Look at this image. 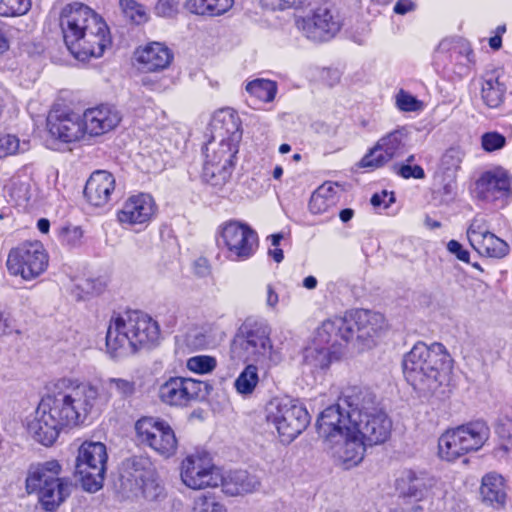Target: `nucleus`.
I'll return each instance as SVG.
<instances>
[{"label":"nucleus","mask_w":512,"mask_h":512,"mask_svg":"<svg viewBox=\"0 0 512 512\" xmlns=\"http://www.w3.org/2000/svg\"><path fill=\"white\" fill-rule=\"evenodd\" d=\"M81 118L85 133L100 136L115 129L122 120V114L114 105L101 104L86 109Z\"/></svg>","instance_id":"4be33fe9"},{"label":"nucleus","mask_w":512,"mask_h":512,"mask_svg":"<svg viewBox=\"0 0 512 512\" xmlns=\"http://www.w3.org/2000/svg\"><path fill=\"white\" fill-rule=\"evenodd\" d=\"M408 134L405 127L387 133L364 155L359 166L374 170L384 166L393 158L401 156L408 140Z\"/></svg>","instance_id":"f3484780"},{"label":"nucleus","mask_w":512,"mask_h":512,"mask_svg":"<svg viewBox=\"0 0 512 512\" xmlns=\"http://www.w3.org/2000/svg\"><path fill=\"white\" fill-rule=\"evenodd\" d=\"M210 389V385L204 381L172 377L160 386L159 397L166 404L183 406L191 400L204 399Z\"/></svg>","instance_id":"a211bd4d"},{"label":"nucleus","mask_w":512,"mask_h":512,"mask_svg":"<svg viewBox=\"0 0 512 512\" xmlns=\"http://www.w3.org/2000/svg\"><path fill=\"white\" fill-rule=\"evenodd\" d=\"M349 341L356 338L362 348H370L375 344L385 328L384 316L369 310H356L346 314Z\"/></svg>","instance_id":"6ab92c4d"},{"label":"nucleus","mask_w":512,"mask_h":512,"mask_svg":"<svg viewBox=\"0 0 512 512\" xmlns=\"http://www.w3.org/2000/svg\"><path fill=\"white\" fill-rule=\"evenodd\" d=\"M29 149V141H23L21 143L15 135H0V158H5L17 153H24Z\"/></svg>","instance_id":"58836bf2"},{"label":"nucleus","mask_w":512,"mask_h":512,"mask_svg":"<svg viewBox=\"0 0 512 512\" xmlns=\"http://www.w3.org/2000/svg\"><path fill=\"white\" fill-rule=\"evenodd\" d=\"M510 193V176L501 168L483 173L475 184V194L481 200L496 201L508 197Z\"/></svg>","instance_id":"b1692460"},{"label":"nucleus","mask_w":512,"mask_h":512,"mask_svg":"<svg viewBox=\"0 0 512 512\" xmlns=\"http://www.w3.org/2000/svg\"><path fill=\"white\" fill-rule=\"evenodd\" d=\"M447 250L454 254L459 260L468 263L470 254L467 250H465L462 245L456 240H450L447 243Z\"/></svg>","instance_id":"e2e57ef3"},{"label":"nucleus","mask_w":512,"mask_h":512,"mask_svg":"<svg viewBox=\"0 0 512 512\" xmlns=\"http://www.w3.org/2000/svg\"><path fill=\"white\" fill-rule=\"evenodd\" d=\"M220 485L225 494L237 496L255 491L260 482L256 476L249 474L246 470H235L227 475L222 474Z\"/></svg>","instance_id":"c756f323"},{"label":"nucleus","mask_w":512,"mask_h":512,"mask_svg":"<svg viewBox=\"0 0 512 512\" xmlns=\"http://www.w3.org/2000/svg\"><path fill=\"white\" fill-rule=\"evenodd\" d=\"M232 169L219 165V162H205L203 165L202 179L216 189H222L231 176Z\"/></svg>","instance_id":"c9c22d12"},{"label":"nucleus","mask_w":512,"mask_h":512,"mask_svg":"<svg viewBox=\"0 0 512 512\" xmlns=\"http://www.w3.org/2000/svg\"><path fill=\"white\" fill-rule=\"evenodd\" d=\"M266 420L275 427L283 443H290L307 428L310 415L296 400L283 398L268 404Z\"/></svg>","instance_id":"1a4fd4ad"},{"label":"nucleus","mask_w":512,"mask_h":512,"mask_svg":"<svg viewBox=\"0 0 512 512\" xmlns=\"http://www.w3.org/2000/svg\"><path fill=\"white\" fill-rule=\"evenodd\" d=\"M152 476H149L142 481V492L146 499L154 501L164 496V488L160 484L156 483Z\"/></svg>","instance_id":"603ef678"},{"label":"nucleus","mask_w":512,"mask_h":512,"mask_svg":"<svg viewBox=\"0 0 512 512\" xmlns=\"http://www.w3.org/2000/svg\"><path fill=\"white\" fill-rule=\"evenodd\" d=\"M98 402L96 386L62 378L54 384L52 393L39 403L33 418L28 421V433L38 443L51 446L63 427L83 423Z\"/></svg>","instance_id":"f257e3e1"},{"label":"nucleus","mask_w":512,"mask_h":512,"mask_svg":"<svg viewBox=\"0 0 512 512\" xmlns=\"http://www.w3.org/2000/svg\"><path fill=\"white\" fill-rule=\"evenodd\" d=\"M136 57L142 70L158 72L171 64L173 53L165 44L151 42L143 48L137 49Z\"/></svg>","instance_id":"a878e982"},{"label":"nucleus","mask_w":512,"mask_h":512,"mask_svg":"<svg viewBox=\"0 0 512 512\" xmlns=\"http://www.w3.org/2000/svg\"><path fill=\"white\" fill-rule=\"evenodd\" d=\"M180 0H158L155 10L161 17L171 18L178 14Z\"/></svg>","instance_id":"864d4df0"},{"label":"nucleus","mask_w":512,"mask_h":512,"mask_svg":"<svg viewBox=\"0 0 512 512\" xmlns=\"http://www.w3.org/2000/svg\"><path fill=\"white\" fill-rule=\"evenodd\" d=\"M279 301L278 294L275 292L271 285L267 286V297H266V305L272 309H274Z\"/></svg>","instance_id":"774afa93"},{"label":"nucleus","mask_w":512,"mask_h":512,"mask_svg":"<svg viewBox=\"0 0 512 512\" xmlns=\"http://www.w3.org/2000/svg\"><path fill=\"white\" fill-rule=\"evenodd\" d=\"M464 151L459 147H451L442 156V164L447 170H457L464 158Z\"/></svg>","instance_id":"8fccbe9b"},{"label":"nucleus","mask_w":512,"mask_h":512,"mask_svg":"<svg viewBox=\"0 0 512 512\" xmlns=\"http://www.w3.org/2000/svg\"><path fill=\"white\" fill-rule=\"evenodd\" d=\"M480 494L484 502L502 506L506 498L503 477L497 473L486 474L482 478Z\"/></svg>","instance_id":"473e14b6"},{"label":"nucleus","mask_w":512,"mask_h":512,"mask_svg":"<svg viewBox=\"0 0 512 512\" xmlns=\"http://www.w3.org/2000/svg\"><path fill=\"white\" fill-rule=\"evenodd\" d=\"M241 123L231 109L218 111L212 120V137L205 146V162L216 163L232 169L233 159L242 138Z\"/></svg>","instance_id":"0eeeda50"},{"label":"nucleus","mask_w":512,"mask_h":512,"mask_svg":"<svg viewBox=\"0 0 512 512\" xmlns=\"http://www.w3.org/2000/svg\"><path fill=\"white\" fill-rule=\"evenodd\" d=\"M156 210L155 202L149 194L140 193L129 197L117 213L123 225L144 224L151 220Z\"/></svg>","instance_id":"393cba45"},{"label":"nucleus","mask_w":512,"mask_h":512,"mask_svg":"<svg viewBox=\"0 0 512 512\" xmlns=\"http://www.w3.org/2000/svg\"><path fill=\"white\" fill-rule=\"evenodd\" d=\"M338 408L348 415L353 427L358 424L374 419L379 415L388 417L383 411L376 407V397L367 388L359 386H350L345 388L339 396Z\"/></svg>","instance_id":"4468645a"},{"label":"nucleus","mask_w":512,"mask_h":512,"mask_svg":"<svg viewBox=\"0 0 512 512\" xmlns=\"http://www.w3.org/2000/svg\"><path fill=\"white\" fill-rule=\"evenodd\" d=\"M392 423L388 417L379 415L370 421L358 424L351 432H345L344 438L335 451L345 469L357 466L364 458L367 447L384 443L391 432Z\"/></svg>","instance_id":"423d86ee"},{"label":"nucleus","mask_w":512,"mask_h":512,"mask_svg":"<svg viewBox=\"0 0 512 512\" xmlns=\"http://www.w3.org/2000/svg\"><path fill=\"white\" fill-rule=\"evenodd\" d=\"M339 359L337 351H331L330 347L322 345L311 346L305 349L304 363L312 370H325L333 360Z\"/></svg>","instance_id":"72a5a7b5"},{"label":"nucleus","mask_w":512,"mask_h":512,"mask_svg":"<svg viewBox=\"0 0 512 512\" xmlns=\"http://www.w3.org/2000/svg\"><path fill=\"white\" fill-rule=\"evenodd\" d=\"M246 91L261 102H271L277 93V84L267 79H255L246 85Z\"/></svg>","instance_id":"e433bc0d"},{"label":"nucleus","mask_w":512,"mask_h":512,"mask_svg":"<svg viewBox=\"0 0 512 512\" xmlns=\"http://www.w3.org/2000/svg\"><path fill=\"white\" fill-rule=\"evenodd\" d=\"M35 493L38 494L39 501L46 511L56 510L70 495L71 482L63 479L58 482H51L50 485L43 486Z\"/></svg>","instance_id":"7c9ffc66"},{"label":"nucleus","mask_w":512,"mask_h":512,"mask_svg":"<svg viewBox=\"0 0 512 512\" xmlns=\"http://www.w3.org/2000/svg\"><path fill=\"white\" fill-rule=\"evenodd\" d=\"M48 261V254L41 242L26 241L10 250L6 266L11 275L29 281L45 272Z\"/></svg>","instance_id":"9b49d317"},{"label":"nucleus","mask_w":512,"mask_h":512,"mask_svg":"<svg viewBox=\"0 0 512 512\" xmlns=\"http://www.w3.org/2000/svg\"><path fill=\"white\" fill-rule=\"evenodd\" d=\"M138 441L164 458L175 455L178 441L171 426L160 419L142 417L135 423Z\"/></svg>","instance_id":"ddd939ff"},{"label":"nucleus","mask_w":512,"mask_h":512,"mask_svg":"<svg viewBox=\"0 0 512 512\" xmlns=\"http://www.w3.org/2000/svg\"><path fill=\"white\" fill-rule=\"evenodd\" d=\"M316 429L319 437L331 448H334L344 438L345 432L353 430V425L348 420V415L338 408L337 404H334L320 413Z\"/></svg>","instance_id":"aec40b11"},{"label":"nucleus","mask_w":512,"mask_h":512,"mask_svg":"<svg viewBox=\"0 0 512 512\" xmlns=\"http://www.w3.org/2000/svg\"><path fill=\"white\" fill-rule=\"evenodd\" d=\"M106 386L109 391H114L118 396L124 399L133 396L136 391L135 382L123 378H109L106 381Z\"/></svg>","instance_id":"a18cd8bd"},{"label":"nucleus","mask_w":512,"mask_h":512,"mask_svg":"<svg viewBox=\"0 0 512 512\" xmlns=\"http://www.w3.org/2000/svg\"><path fill=\"white\" fill-rule=\"evenodd\" d=\"M180 477L185 486L194 490L217 487L222 481V471L208 452L201 451L187 456L181 463Z\"/></svg>","instance_id":"f8f14e48"},{"label":"nucleus","mask_w":512,"mask_h":512,"mask_svg":"<svg viewBox=\"0 0 512 512\" xmlns=\"http://www.w3.org/2000/svg\"><path fill=\"white\" fill-rule=\"evenodd\" d=\"M393 171L401 176L404 179L415 178V179H423L425 177V172L423 168L419 165H411V164H394Z\"/></svg>","instance_id":"3c124183"},{"label":"nucleus","mask_w":512,"mask_h":512,"mask_svg":"<svg viewBox=\"0 0 512 512\" xmlns=\"http://www.w3.org/2000/svg\"><path fill=\"white\" fill-rule=\"evenodd\" d=\"M296 26L311 41L326 42L339 33L342 19L336 8L322 5L311 16L297 19Z\"/></svg>","instance_id":"2eb2a0df"},{"label":"nucleus","mask_w":512,"mask_h":512,"mask_svg":"<svg viewBox=\"0 0 512 512\" xmlns=\"http://www.w3.org/2000/svg\"><path fill=\"white\" fill-rule=\"evenodd\" d=\"M156 321L141 311H127L110 321L106 346L113 357L152 347L159 339Z\"/></svg>","instance_id":"20e7f679"},{"label":"nucleus","mask_w":512,"mask_h":512,"mask_svg":"<svg viewBox=\"0 0 512 512\" xmlns=\"http://www.w3.org/2000/svg\"><path fill=\"white\" fill-rule=\"evenodd\" d=\"M82 236L83 231L80 227L77 226L67 227L63 230V240L70 245H76L79 243Z\"/></svg>","instance_id":"0e129e2a"},{"label":"nucleus","mask_w":512,"mask_h":512,"mask_svg":"<svg viewBox=\"0 0 512 512\" xmlns=\"http://www.w3.org/2000/svg\"><path fill=\"white\" fill-rule=\"evenodd\" d=\"M496 433L501 440L500 448L505 452L512 451V423L498 425Z\"/></svg>","instance_id":"6e6d98bb"},{"label":"nucleus","mask_w":512,"mask_h":512,"mask_svg":"<svg viewBox=\"0 0 512 512\" xmlns=\"http://www.w3.org/2000/svg\"><path fill=\"white\" fill-rule=\"evenodd\" d=\"M506 86L497 72L486 73L482 80L481 97L486 106L499 107L505 96Z\"/></svg>","instance_id":"2f4dec72"},{"label":"nucleus","mask_w":512,"mask_h":512,"mask_svg":"<svg viewBox=\"0 0 512 512\" xmlns=\"http://www.w3.org/2000/svg\"><path fill=\"white\" fill-rule=\"evenodd\" d=\"M234 0H208V16H220L232 8Z\"/></svg>","instance_id":"13d9d810"},{"label":"nucleus","mask_w":512,"mask_h":512,"mask_svg":"<svg viewBox=\"0 0 512 512\" xmlns=\"http://www.w3.org/2000/svg\"><path fill=\"white\" fill-rule=\"evenodd\" d=\"M397 107L402 111H416L419 101L412 95L401 90L396 96Z\"/></svg>","instance_id":"4d7b16f0"},{"label":"nucleus","mask_w":512,"mask_h":512,"mask_svg":"<svg viewBox=\"0 0 512 512\" xmlns=\"http://www.w3.org/2000/svg\"><path fill=\"white\" fill-rule=\"evenodd\" d=\"M216 359L207 355L191 357L187 360V368L195 373L205 374L214 370Z\"/></svg>","instance_id":"49530a36"},{"label":"nucleus","mask_w":512,"mask_h":512,"mask_svg":"<svg viewBox=\"0 0 512 512\" xmlns=\"http://www.w3.org/2000/svg\"><path fill=\"white\" fill-rule=\"evenodd\" d=\"M120 7L125 16L133 23L140 25L148 20V14L143 5L134 0H120Z\"/></svg>","instance_id":"ea45409f"},{"label":"nucleus","mask_w":512,"mask_h":512,"mask_svg":"<svg viewBox=\"0 0 512 512\" xmlns=\"http://www.w3.org/2000/svg\"><path fill=\"white\" fill-rule=\"evenodd\" d=\"M221 237L227 248V258L231 261H246L258 248L257 233L249 225L239 221L223 224Z\"/></svg>","instance_id":"dca6fc26"},{"label":"nucleus","mask_w":512,"mask_h":512,"mask_svg":"<svg viewBox=\"0 0 512 512\" xmlns=\"http://www.w3.org/2000/svg\"><path fill=\"white\" fill-rule=\"evenodd\" d=\"M115 188V179L107 171L98 170L91 174L84 188V196L94 206L108 203Z\"/></svg>","instance_id":"bb28decb"},{"label":"nucleus","mask_w":512,"mask_h":512,"mask_svg":"<svg viewBox=\"0 0 512 512\" xmlns=\"http://www.w3.org/2000/svg\"><path fill=\"white\" fill-rule=\"evenodd\" d=\"M262 6L271 10L297 9L305 0H261Z\"/></svg>","instance_id":"5fc2aeb1"},{"label":"nucleus","mask_w":512,"mask_h":512,"mask_svg":"<svg viewBox=\"0 0 512 512\" xmlns=\"http://www.w3.org/2000/svg\"><path fill=\"white\" fill-rule=\"evenodd\" d=\"M60 473L61 465L56 460L31 465L26 478L27 492L31 494L51 482L63 480L64 478L59 477Z\"/></svg>","instance_id":"cd10ccee"},{"label":"nucleus","mask_w":512,"mask_h":512,"mask_svg":"<svg viewBox=\"0 0 512 512\" xmlns=\"http://www.w3.org/2000/svg\"><path fill=\"white\" fill-rule=\"evenodd\" d=\"M12 332L11 319L0 309V337Z\"/></svg>","instance_id":"338daca9"},{"label":"nucleus","mask_w":512,"mask_h":512,"mask_svg":"<svg viewBox=\"0 0 512 512\" xmlns=\"http://www.w3.org/2000/svg\"><path fill=\"white\" fill-rule=\"evenodd\" d=\"M489 436L490 429L482 420L447 430L438 440L439 456L444 460L454 461L469 452L478 451Z\"/></svg>","instance_id":"6e6552de"},{"label":"nucleus","mask_w":512,"mask_h":512,"mask_svg":"<svg viewBox=\"0 0 512 512\" xmlns=\"http://www.w3.org/2000/svg\"><path fill=\"white\" fill-rule=\"evenodd\" d=\"M489 232L486 220L483 217H475L467 230L470 245L472 243H478L477 240Z\"/></svg>","instance_id":"09e8293b"},{"label":"nucleus","mask_w":512,"mask_h":512,"mask_svg":"<svg viewBox=\"0 0 512 512\" xmlns=\"http://www.w3.org/2000/svg\"><path fill=\"white\" fill-rule=\"evenodd\" d=\"M8 194L16 201L29 199L30 185L28 181L23 180L20 175H14L6 185Z\"/></svg>","instance_id":"c03bdc74"},{"label":"nucleus","mask_w":512,"mask_h":512,"mask_svg":"<svg viewBox=\"0 0 512 512\" xmlns=\"http://www.w3.org/2000/svg\"><path fill=\"white\" fill-rule=\"evenodd\" d=\"M416 9V3L412 0H398L394 6V12L399 15H405Z\"/></svg>","instance_id":"69168bd1"},{"label":"nucleus","mask_w":512,"mask_h":512,"mask_svg":"<svg viewBox=\"0 0 512 512\" xmlns=\"http://www.w3.org/2000/svg\"><path fill=\"white\" fill-rule=\"evenodd\" d=\"M185 7L193 14L208 16V0H187Z\"/></svg>","instance_id":"680f3d73"},{"label":"nucleus","mask_w":512,"mask_h":512,"mask_svg":"<svg viewBox=\"0 0 512 512\" xmlns=\"http://www.w3.org/2000/svg\"><path fill=\"white\" fill-rule=\"evenodd\" d=\"M402 366L406 381L426 396L435 394L448 380L451 360L443 344L418 342L405 354Z\"/></svg>","instance_id":"7ed1b4c3"},{"label":"nucleus","mask_w":512,"mask_h":512,"mask_svg":"<svg viewBox=\"0 0 512 512\" xmlns=\"http://www.w3.org/2000/svg\"><path fill=\"white\" fill-rule=\"evenodd\" d=\"M106 446L101 442H84L78 450L75 473L88 492L102 488L107 462Z\"/></svg>","instance_id":"9d476101"},{"label":"nucleus","mask_w":512,"mask_h":512,"mask_svg":"<svg viewBox=\"0 0 512 512\" xmlns=\"http://www.w3.org/2000/svg\"><path fill=\"white\" fill-rule=\"evenodd\" d=\"M477 241L478 243H472L471 246L480 255L492 258H503L509 252L508 244L491 232L482 236Z\"/></svg>","instance_id":"f704fd0d"},{"label":"nucleus","mask_w":512,"mask_h":512,"mask_svg":"<svg viewBox=\"0 0 512 512\" xmlns=\"http://www.w3.org/2000/svg\"><path fill=\"white\" fill-rule=\"evenodd\" d=\"M350 327L347 326L346 315L325 320L316 331L315 341L317 345H330L332 348L339 344V339L348 342Z\"/></svg>","instance_id":"c85d7f7f"},{"label":"nucleus","mask_w":512,"mask_h":512,"mask_svg":"<svg viewBox=\"0 0 512 512\" xmlns=\"http://www.w3.org/2000/svg\"><path fill=\"white\" fill-rule=\"evenodd\" d=\"M259 381L258 368L254 364L247 365L234 382L238 393L242 395L251 394Z\"/></svg>","instance_id":"4c0bfd02"},{"label":"nucleus","mask_w":512,"mask_h":512,"mask_svg":"<svg viewBox=\"0 0 512 512\" xmlns=\"http://www.w3.org/2000/svg\"><path fill=\"white\" fill-rule=\"evenodd\" d=\"M60 26L68 50L78 60L101 57L111 43L105 21L82 3H70L62 9Z\"/></svg>","instance_id":"f03ea898"},{"label":"nucleus","mask_w":512,"mask_h":512,"mask_svg":"<svg viewBox=\"0 0 512 512\" xmlns=\"http://www.w3.org/2000/svg\"><path fill=\"white\" fill-rule=\"evenodd\" d=\"M332 190V187H319L313 192L309 201V210L313 214H321L327 211L332 203V199H328L327 194Z\"/></svg>","instance_id":"37998d69"},{"label":"nucleus","mask_w":512,"mask_h":512,"mask_svg":"<svg viewBox=\"0 0 512 512\" xmlns=\"http://www.w3.org/2000/svg\"><path fill=\"white\" fill-rule=\"evenodd\" d=\"M31 8L30 0H0L1 17H18L25 15Z\"/></svg>","instance_id":"a19ab883"},{"label":"nucleus","mask_w":512,"mask_h":512,"mask_svg":"<svg viewBox=\"0 0 512 512\" xmlns=\"http://www.w3.org/2000/svg\"><path fill=\"white\" fill-rule=\"evenodd\" d=\"M127 469L130 470L129 474L135 479L141 482L152 476L151 463L147 458L144 457H133L126 463Z\"/></svg>","instance_id":"79ce46f5"},{"label":"nucleus","mask_w":512,"mask_h":512,"mask_svg":"<svg viewBox=\"0 0 512 512\" xmlns=\"http://www.w3.org/2000/svg\"><path fill=\"white\" fill-rule=\"evenodd\" d=\"M234 357L252 361L264 369L282 361L281 352L271 340V327L266 321L248 318L239 327L231 345Z\"/></svg>","instance_id":"39448f33"},{"label":"nucleus","mask_w":512,"mask_h":512,"mask_svg":"<svg viewBox=\"0 0 512 512\" xmlns=\"http://www.w3.org/2000/svg\"><path fill=\"white\" fill-rule=\"evenodd\" d=\"M218 502L211 495H200L194 500V512H209Z\"/></svg>","instance_id":"bf43d9fd"},{"label":"nucleus","mask_w":512,"mask_h":512,"mask_svg":"<svg viewBox=\"0 0 512 512\" xmlns=\"http://www.w3.org/2000/svg\"><path fill=\"white\" fill-rule=\"evenodd\" d=\"M193 273L200 278H204L210 275L211 266L205 257L197 258L192 264Z\"/></svg>","instance_id":"052dcab7"},{"label":"nucleus","mask_w":512,"mask_h":512,"mask_svg":"<svg viewBox=\"0 0 512 512\" xmlns=\"http://www.w3.org/2000/svg\"><path fill=\"white\" fill-rule=\"evenodd\" d=\"M48 131L52 137L70 143L85 134L81 115L70 110H53L47 117Z\"/></svg>","instance_id":"412c9836"},{"label":"nucleus","mask_w":512,"mask_h":512,"mask_svg":"<svg viewBox=\"0 0 512 512\" xmlns=\"http://www.w3.org/2000/svg\"><path fill=\"white\" fill-rule=\"evenodd\" d=\"M439 480L424 470L407 469L398 479V487L403 496L421 501L434 494Z\"/></svg>","instance_id":"5701e85b"},{"label":"nucleus","mask_w":512,"mask_h":512,"mask_svg":"<svg viewBox=\"0 0 512 512\" xmlns=\"http://www.w3.org/2000/svg\"><path fill=\"white\" fill-rule=\"evenodd\" d=\"M505 144L506 138L498 132H486L481 136V145L486 152L500 150Z\"/></svg>","instance_id":"de8ad7c7"}]
</instances>
